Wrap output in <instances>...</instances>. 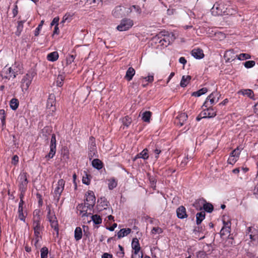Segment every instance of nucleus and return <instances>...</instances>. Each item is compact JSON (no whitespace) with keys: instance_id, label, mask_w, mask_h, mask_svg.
<instances>
[{"instance_id":"35","label":"nucleus","mask_w":258,"mask_h":258,"mask_svg":"<svg viewBox=\"0 0 258 258\" xmlns=\"http://www.w3.org/2000/svg\"><path fill=\"white\" fill-rule=\"evenodd\" d=\"M205 218V212H201L198 213L196 215V222L198 225L201 223L202 221Z\"/></svg>"},{"instance_id":"13","label":"nucleus","mask_w":258,"mask_h":258,"mask_svg":"<svg viewBox=\"0 0 258 258\" xmlns=\"http://www.w3.org/2000/svg\"><path fill=\"white\" fill-rule=\"evenodd\" d=\"M231 222L230 221H225L223 220V226L220 231V235L221 236H226L228 235L231 230Z\"/></svg>"},{"instance_id":"57","label":"nucleus","mask_w":258,"mask_h":258,"mask_svg":"<svg viewBox=\"0 0 258 258\" xmlns=\"http://www.w3.org/2000/svg\"><path fill=\"white\" fill-rule=\"evenodd\" d=\"M237 159H235V157L230 156L228 159V163L230 164L233 165L237 161Z\"/></svg>"},{"instance_id":"12","label":"nucleus","mask_w":258,"mask_h":258,"mask_svg":"<svg viewBox=\"0 0 258 258\" xmlns=\"http://www.w3.org/2000/svg\"><path fill=\"white\" fill-rule=\"evenodd\" d=\"M55 103V96L53 94H50L47 102V109L49 112H53L55 110V107L54 106Z\"/></svg>"},{"instance_id":"44","label":"nucleus","mask_w":258,"mask_h":258,"mask_svg":"<svg viewBox=\"0 0 258 258\" xmlns=\"http://www.w3.org/2000/svg\"><path fill=\"white\" fill-rule=\"evenodd\" d=\"M241 92L243 95L247 96L250 98H252L253 97V92L250 89H245L243 90H241Z\"/></svg>"},{"instance_id":"34","label":"nucleus","mask_w":258,"mask_h":258,"mask_svg":"<svg viewBox=\"0 0 258 258\" xmlns=\"http://www.w3.org/2000/svg\"><path fill=\"white\" fill-rule=\"evenodd\" d=\"M92 165L93 167L99 170L103 167L102 162L98 159H94L92 162Z\"/></svg>"},{"instance_id":"15","label":"nucleus","mask_w":258,"mask_h":258,"mask_svg":"<svg viewBox=\"0 0 258 258\" xmlns=\"http://www.w3.org/2000/svg\"><path fill=\"white\" fill-rule=\"evenodd\" d=\"M224 57L226 62H231L237 58V55L235 54L233 50H228L225 51Z\"/></svg>"},{"instance_id":"32","label":"nucleus","mask_w":258,"mask_h":258,"mask_svg":"<svg viewBox=\"0 0 258 258\" xmlns=\"http://www.w3.org/2000/svg\"><path fill=\"white\" fill-rule=\"evenodd\" d=\"M75 239L76 241L80 240L82 237V230L81 227H77L75 230Z\"/></svg>"},{"instance_id":"64","label":"nucleus","mask_w":258,"mask_h":258,"mask_svg":"<svg viewBox=\"0 0 258 258\" xmlns=\"http://www.w3.org/2000/svg\"><path fill=\"white\" fill-rule=\"evenodd\" d=\"M102 258H112V255L108 253H105L102 255Z\"/></svg>"},{"instance_id":"27","label":"nucleus","mask_w":258,"mask_h":258,"mask_svg":"<svg viewBox=\"0 0 258 258\" xmlns=\"http://www.w3.org/2000/svg\"><path fill=\"white\" fill-rule=\"evenodd\" d=\"M191 77L190 76H183L180 83V86L182 87H186L189 83Z\"/></svg>"},{"instance_id":"9","label":"nucleus","mask_w":258,"mask_h":258,"mask_svg":"<svg viewBox=\"0 0 258 258\" xmlns=\"http://www.w3.org/2000/svg\"><path fill=\"white\" fill-rule=\"evenodd\" d=\"M1 76L3 78H6L10 80L11 78H15L17 74L13 72V70L11 67L6 65L2 70Z\"/></svg>"},{"instance_id":"37","label":"nucleus","mask_w":258,"mask_h":258,"mask_svg":"<svg viewBox=\"0 0 258 258\" xmlns=\"http://www.w3.org/2000/svg\"><path fill=\"white\" fill-rule=\"evenodd\" d=\"M121 122L123 125L128 127L132 122L131 117L128 116H126L121 119Z\"/></svg>"},{"instance_id":"42","label":"nucleus","mask_w":258,"mask_h":258,"mask_svg":"<svg viewBox=\"0 0 258 258\" xmlns=\"http://www.w3.org/2000/svg\"><path fill=\"white\" fill-rule=\"evenodd\" d=\"M65 79V76L63 74L59 75L56 80V85L58 87H61L63 85V82Z\"/></svg>"},{"instance_id":"4","label":"nucleus","mask_w":258,"mask_h":258,"mask_svg":"<svg viewBox=\"0 0 258 258\" xmlns=\"http://www.w3.org/2000/svg\"><path fill=\"white\" fill-rule=\"evenodd\" d=\"M47 219L50 224L52 228L55 231L56 236L58 235V224L57 218L54 211H52L49 207L47 208Z\"/></svg>"},{"instance_id":"33","label":"nucleus","mask_w":258,"mask_h":258,"mask_svg":"<svg viewBox=\"0 0 258 258\" xmlns=\"http://www.w3.org/2000/svg\"><path fill=\"white\" fill-rule=\"evenodd\" d=\"M152 115V112L149 111H146L143 113L142 119L144 122H149Z\"/></svg>"},{"instance_id":"39","label":"nucleus","mask_w":258,"mask_h":258,"mask_svg":"<svg viewBox=\"0 0 258 258\" xmlns=\"http://www.w3.org/2000/svg\"><path fill=\"white\" fill-rule=\"evenodd\" d=\"M10 107L11 108L14 110H15L17 109L19 106V101L16 98H13L10 101Z\"/></svg>"},{"instance_id":"48","label":"nucleus","mask_w":258,"mask_h":258,"mask_svg":"<svg viewBox=\"0 0 258 258\" xmlns=\"http://www.w3.org/2000/svg\"><path fill=\"white\" fill-rule=\"evenodd\" d=\"M41 258H47L48 249L46 247H43L41 250Z\"/></svg>"},{"instance_id":"41","label":"nucleus","mask_w":258,"mask_h":258,"mask_svg":"<svg viewBox=\"0 0 258 258\" xmlns=\"http://www.w3.org/2000/svg\"><path fill=\"white\" fill-rule=\"evenodd\" d=\"M96 144L95 143V139L93 137H91L90 138V142H89V149L90 151L93 152V154H95Z\"/></svg>"},{"instance_id":"3","label":"nucleus","mask_w":258,"mask_h":258,"mask_svg":"<svg viewBox=\"0 0 258 258\" xmlns=\"http://www.w3.org/2000/svg\"><path fill=\"white\" fill-rule=\"evenodd\" d=\"M28 174L25 172H22L19 174L17 179V183L19 190L21 193V198L24 197V194L27 188L28 181L27 179Z\"/></svg>"},{"instance_id":"10","label":"nucleus","mask_w":258,"mask_h":258,"mask_svg":"<svg viewBox=\"0 0 258 258\" xmlns=\"http://www.w3.org/2000/svg\"><path fill=\"white\" fill-rule=\"evenodd\" d=\"M133 21L130 19H124L121 21L119 25L117 27V29L120 31H126L131 28L133 25Z\"/></svg>"},{"instance_id":"21","label":"nucleus","mask_w":258,"mask_h":258,"mask_svg":"<svg viewBox=\"0 0 258 258\" xmlns=\"http://www.w3.org/2000/svg\"><path fill=\"white\" fill-rule=\"evenodd\" d=\"M135 73L136 72L135 69L132 67H130L126 72L124 78L128 81H131L135 75Z\"/></svg>"},{"instance_id":"62","label":"nucleus","mask_w":258,"mask_h":258,"mask_svg":"<svg viewBox=\"0 0 258 258\" xmlns=\"http://www.w3.org/2000/svg\"><path fill=\"white\" fill-rule=\"evenodd\" d=\"M18 13V8L17 5H14V7L13 10V17H15L17 16Z\"/></svg>"},{"instance_id":"60","label":"nucleus","mask_w":258,"mask_h":258,"mask_svg":"<svg viewBox=\"0 0 258 258\" xmlns=\"http://www.w3.org/2000/svg\"><path fill=\"white\" fill-rule=\"evenodd\" d=\"M50 145L56 146V137L54 134H52L51 136Z\"/></svg>"},{"instance_id":"40","label":"nucleus","mask_w":258,"mask_h":258,"mask_svg":"<svg viewBox=\"0 0 258 258\" xmlns=\"http://www.w3.org/2000/svg\"><path fill=\"white\" fill-rule=\"evenodd\" d=\"M91 176L87 174V172H84V174L82 178V182L83 183L89 185L90 183Z\"/></svg>"},{"instance_id":"26","label":"nucleus","mask_w":258,"mask_h":258,"mask_svg":"<svg viewBox=\"0 0 258 258\" xmlns=\"http://www.w3.org/2000/svg\"><path fill=\"white\" fill-rule=\"evenodd\" d=\"M77 208L80 215L82 217L87 216V209L88 208H87L86 206H85V205H79Z\"/></svg>"},{"instance_id":"38","label":"nucleus","mask_w":258,"mask_h":258,"mask_svg":"<svg viewBox=\"0 0 258 258\" xmlns=\"http://www.w3.org/2000/svg\"><path fill=\"white\" fill-rule=\"evenodd\" d=\"M208 91V89L206 88H203L200 89L198 91L194 92L192 93V96L196 97H200L201 95L205 94Z\"/></svg>"},{"instance_id":"53","label":"nucleus","mask_w":258,"mask_h":258,"mask_svg":"<svg viewBox=\"0 0 258 258\" xmlns=\"http://www.w3.org/2000/svg\"><path fill=\"white\" fill-rule=\"evenodd\" d=\"M44 21H41L40 23L38 25V27L36 28L34 35L35 36H37L39 34L40 31L42 29V26L43 25Z\"/></svg>"},{"instance_id":"49","label":"nucleus","mask_w":258,"mask_h":258,"mask_svg":"<svg viewBox=\"0 0 258 258\" xmlns=\"http://www.w3.org/2000/svg\"><path fill=\"white\" fill-rule=\"evenodd\" d=\"M24 21H21L18 22V24L17 26V30L16 32V34L18 36H19L21 33V31L23 30V23Z\"/></svg>"},{"instance_id":"45","label":"nucleus","mask_w":258,"mask_h":258,"mask_svg":"<svg viewBox=\"0 0 258 258\" xmlns=\"http://www.w3.org/2000/svg\"><path fill=\"white\" fill-rule=\"evenodd\" d=\"M251 58V56L248 53H240L237 55V58L240 60H244Z\"/></svg>"},{"instance_id":"36","label":"nucleus","mask_w":258,"mask_h":258,"mask_svg":"<svg viewBox=\"0 0 258 258\" xmlns=\"http://www.w3.org/2000/svg\"><path fill=\"white\" fill-rule=\"evenodd\" d=\"M18 218L22 221L24 222H26V217L27 216V213H25L23 212V209L18 208Z\"/></svg>"},{"instance_id":"19","label":"nucleus","mask_w":258,"mask_h":258,"mask_svg":"<svg viewBox=\"0 0 258 258\" xmlns=\"http://www.w3.org/2000/svg\"><path fill=\"white\" fill-rule=\"evenodd\" d=\"M177 216L179 219H184L187 217L185 208L181 206L176 210Z\"/></svg>"},{"instance_id":"63","label":"nucleus","mask_w":258,"mask_h":258,"mask_svg":"<svg viewBox=\"0 0 258 258\" xmlns=\"http://www.w3.org/2000/svg\"><path fill=\"white\" fill-rule=\"evenodd\" d=\"M50 154H55L56 152V146L50 145Z\"/></svg>"},{"instance_id":"28","label":"nucleus","mask_w":258,"mask_h":258,"mask_svg":"<svg viewBox=\"0 0 258 258\" xmlns=\"http://www.w3.org/2000/svg\"><path fill=\"white\" fill-rule=\"evenodd\" d=\"M142 10L139 6L133 5L131 6L128 9L127 13H131L133 12H136L138 14L141 13Z\"/></svg>"},{"instance_id":"43","label":"nucleus","mask_w":258,"mask_h":258,"mask_svg":"<svg viewBox=\"0 0 258 258\" xmlns=\"http://www.w3.org/2000/svg\"><path fill=\"white\" fill-rule=\"evenodd\" d=\"M91 219L95 224H100L102 223V218L98 215H94L91 216Z\"/></svg>"},{"instance_id":"11","label":"nucleus","mask_w":258,"mask_h":258,"mask_svg":"<svg viewBox=\"0 0 258 258\" xmlns=\"http://www.w3.org/2000/svg\"><path fill=\"white\" fill-rule=\"evenodd\" d=\"M246 233L248 234L251 241L258 242V230L254 228H248Z\"/></svg>"},{"instance_id":"24","label":"nucleus","mask_w":258,"mask_h":258,"mask_svg":"<svg viewBox=\"0 0 258 258\" xmlns=\"http://www.w3.org/2000/svg\"><path fill=\"white\" fill-rule=\"evenodd\" d=\"M174 39L175 37L174 35L172 33H171L169 34L167 36L164 35V37L160 40V42H161L162 41H164L166 43L165 45L166 46L167 45H169Z\"/></svg>"},{"instance_id":"17","label":"nucleus","mask_w":258,"mask_h":258,"mask_svg":"<svg viewBox=\"0 0 258 258\" xmlns=\"http://www.w3.org/2000/svg\"><path fill=\"white\" fill-rule=\"evenodd\" d=\"M187 119V115L185 113H181L177 117L175 122L177 124L182 126Z\"/></svg>"},{"instance_id":"22","label":"nucleus","mask_w":258,"mask_h":258,"mask_svg":"<svg viewBox=\"0 0 258 258\" xmlns=\"http://www.w3.org/2000/svg\"><path fill=\"white\" fill-rule=\"evenodd\" d=\"M11 67L13 70V72H15L17 75L22 73V66L20 62L15 61Z\"/></svg>"},{"instance_id":"18","label":"nucleus","mask_w":258,"mask_h":258,"mask_svg":"<svg viewBox=\"0 0 258 258\" xmlns=\"http://www.w3.org/2000/svg\"><path fill=\"white\" fill-rule=\"evenodd\" d=\"M191 54L196 59H201L204 57V54L202 49L200 48H195L191 52Z\"/></svg>"},{"instance_id":"52","label":"nucleus","mask_w":258,"mask_h":258,"mask_svg":"<svg viewBox=\"0 0 258 258\" xmlns=\"http://www.w3.org/2000/svg\"><path fill=\"white\" fill-rule=\"evenodd\" d=\"M240 151L239 149L237 148L231 152L230 156L235 157V159H238L240 155Z\"/></svg>"},{"instance_id":"54","label":"nucleus","mask_w":258,"mask_h":258,"mask_svg":"<svg viewBox=\"0 0 258 258\" xmlns=\"http://www.w3.org/2000/svg\"><path fill=\"white\" fill-rule=\"evenodd\" d=\"M162 232V230L160 227H153L151 231V233L153 234H160Z\"/></svg>"},{"instance_id":"5","label":"nucleus","mask_w":258,"mask_h":258,"mask_svg":"<svg viewBox=\"0 0 258 258\" xmlns=\"http://www.w3.org/2000/svg\"><path fill=\"white\" fill-rule=\"evenodd\" d=\"M65 183L66 182L63 179H60L58 180L56 184V187L54 190V197L57 202H58L59 200L61 194L64 189Z\"/></svg>"},{"instance_id":"2","label":"nucleus","mask_w":258,"mask_h":258,"mask_svg":"<svg viewBox=\"0 0 258 258\" xmlns=\"http://www.w3.org/2000/svg\"><path fill=\"white\" fill-rule=\"evenodd\" d=\"M40 211L39 209H36L33 212L32 221V228L34 230V236L41 235L43 226L41 225V218L40 215Z\"/></svg>"},{"instance_id":"29","label":"nucleus","mask_w":258,"mask_h":258,"mask_svg":"<svg viewBox=\"0 0 258 258\" xmlns=\"http://www.w3.org/2000/svg\"><path fill=\"white\" fill-rule=\"evenodd\" d=\"M149 158L148 150L147 149H144L140 154H138L135 157L137 158H142L144 160H147Z\"/></svg>"},{"instance_id":"61","label":"nucleus","mask_w":258,"mask_h":258,"mask_svg":"<svg viewBox=\"0 0 258 258\" xmlns=\"http://www.w3.org/2000/svg\"><path fill=\"white\" fill-rule=\"evenodd\" d=\"M19 161V157L17 155H15L12 158V163L14 165H16Z\"/></svg>"},{"instance_id":"56","label":"nucleus","mask_w":258,"mask_h":258,"mask_svg":"<svg viewBox=\"0 0 258 258\" xmlns=\"http://www.w3.org/2000/svg\"><path fill=\"white\" fill-rule=\"evenodd\" d=\"M75 59V56L73 55H70L67 57L66 61L67 64H71Z\"/></svg>"},{"instance_id":"59","label":"nucleus","mask_w":258,"mask_h":258,"mask_svg":"<svg viewBox=\"0 0 258 258\" xmlns=\"http://www.w3.org/2000/svg\"><path fill=\"white\" fill-rule=\"evenodd\" d=\"M119 247L120 248V251L117 252V256L120 257H122L124 256L123 248L120 245H119Z\"/></svg>"},{"instance_id":"58","label":"nucleus","mask_w":258,"mask_h":258,"mask_svg":"<svg viewBox=\"0 0 258 258\" xmlns=\"http://www.w3.org/2000/svg\"><path fill=\"white\" fill-rule=\"evenodd\" d=\"M59 20V19L57 17L53 18V20L51 22V26H53L54 25H55V26H58Z\"/></svg>"},{"instance_id":"25","label":"nucleus","mask_w":258,"mask_h":258,"mask_svg":"<svg viewBox=\"0 0 258 258\" xmlns=\"http://www.w3.org/2000/svg\"><path fill=\"white\" fill-rule=\"evenodd\" d=\"M140 80L141 81V82L142 83V86L143 87H146L147 84H145V82H149L151 83L154 81V76L153 75H149L147 77H142Z\"/></svg>"},{"instance_id":"20","label":"nucleus","mask_w":258,"mask_h":258,"mask_svg":"<svg viewBox=\"0 0 258 258\" xmlns=\"http://www.w3.org/2000/svg\"><path fill=\"white\" fill-rule=\"evenodd\" d=\"M108 206V202L105 198H101L98 200L97 207L99 211H102L103 209H106Z\"/></svg>"},{"instance_id":"14","label":"nucleus","mask_w":258,"mask_h":258,"mask_svg":"<svg viewBox=\"0 0 258 258\" xmlns=\"http://www.w3.org/2000/svg\"><path fill=\"white\" fill-rule=\"evenodd\" d=\"M32 78L28 74H27L22 80L21 87L22 90H27L31 83Z\"/></svg>"},{"instance_id":"23","label":"nucleus","mask_w":258,"mask_h":258,"mask_svg":"<svg viewBox=\"0 0 258 258\" xmlns=\"http://www.w3.org/2000/svg\"><path fill=\"white\" fill-rule=\"evenodd\" d=\"M132 230L130 228H123L120 229L117 233L118 238L120 239L125 236H127L131 232Z\"/></svg>"},{"instance_id":"1","label":"nucleus","mask_w":258,"mask_h":258,"mask_svg":"<svg viewBox=\"0 0 258 258\" xmlns=\"http://www.w3.org/2000/svg\"><path fill=\"white\" fill-rule=\"evenodd\" d=\"M233 10L230 8V2L228 0H219L211 9L213 16L228 15L232 14Z\"/></svg>"},{"instance_id":"31","label":"nucleus","mask_w":258,"mask_h":258,"mask_svg":"<svg viewBox=\"0 0 258 258\" xmlns=\"http://www.w3.org/2000/svg\"><path fill=\"white\" fill-rule=\"evenodd\" d=\"M117 181L114 178H111L108 180V187L110 190H112L116 187Z\"/></svg>"},{"instance_id":"46","label":"nucleus","mask_w":258,"mask_h":258,"mask_svg":"<svg viewBox=\"0 0 258 258\" xmlns=\"http://www.w3.org/2000/svg\"><path fill=\"white\" fill-rule=\"evenodd\" d=\"M203 208L206 212L211 213L213 210V206L210 203H206L204 204Z\"/></svg>"},{"instance_id":"50","label":"nucleus","mask_w":258,"mask_h":258,"mask_svg":"<svg viewBox=\"0 0 258 258\" xmlns=\"http://www.w3.org/2000/svg\"><path fill=\"white\" fill-rule=\"evenodd\" d=\"M121 8L120 7L115 8V9L112 12L113 15L116 18L120 17V16H121Z\"/></svg>"},{"instance_id":"7","label":"nucleus","mask_w":258,"mask_h":258,"mask_svg":"<svg viewBox=\"0 0 258 258\" xmlns=\"http://www.w3.org/2000/svg\"><path fill=\"white\" fill-rule=\"evenodd\" d=\"M218 100V94L217 92H213L207 98L203 106L204 107H212V105L217 102Z\"/></svg>"},{"instance_id":"16","label":"nucleus","mask_w":258,"mask_h":258,"mask_svg":"<svg viewBox=\"0 0 258 258\" xmlns=\"http://www.w3.org/2000/svg\"><path fill=\"white\" fill-rule=\"evenodd\" d=\"M132 247L134 250L133 255H134V256H137V254L139 252L141 249L139 240L137 238H134L133 239L132 242Z\"/></svg>"},{"instance_id":"6","label":"nucleus","mask_w":258,"mask_h":258,"mask_svg":"<svg viewBox=\"0 0 258 258\" xmlns=\"http://www.w3.org/2000/svg\"><path fill=\"white\" fill-rule=\"evenodd\" d=\"M86 200L84 202L85 206L87 208L92 209L95 204L96 198L92 191L89 190L86 194Z\"/></svg>"},{"instance_id":"30","label":"nucleus","mask_w":258,"mask_h":258,"mask_svg":"<svg viewBox=\"0 0 258 258\" xmlns=\"http://www.w3.org/2000/svg\"><path fill=\"white\" fill-rule=\"evenodd\" d=\"M58 58V53L56 51H53L49 53L47 56V58L49 61H54Z\"/></svg>"},{"instance_id":"51","label":"nucleus","mask_w":258,"mask_h":258,"mask_svg":"<svg viewBox=\"0 0 258 258\" xmlns=\"http://www.w3.org/2000/svg\"><path fill=\"white\" fill-rule=\"evenodd\" d=\"M255 62L253 60H248L244 63V67L247 69L251 68L254 66Z\"/></svg>"},{"instance_id":"55","label":"nucleus","mask_w":258,"mask_h":258,"mask_svg":"<svg viewBox=\"0 0 258 258\" xmlns=\"http://www.w3.org/2000/svg\"><path fill=\"white\" fill-rule=\"evenodd\" d=\"M0 117L1 120L3 124L5 123L6 116L5 115V110L4 109H0Z\"/></svg>"},{"instance_id":"47","label":"nucleus","mask_w":258,"mask_h":258,"mask_svg":"<svg viewBox=\"0 0 258 258\" xmlns=\"http://www.w3.org/2000/svg\"><path fill=\"white\" fill-rule=\"evenodd\" d=\"M41 235H38L37 236H34V238L33 240V242H34V244L36 248H38L40 246V244L39 242L40 239H41Z\"/></svg>"},{"instance_id":"8","label":"nucleus","mask_w":258,"mask_h":258,"mask_svg":"<svg viewBox=\"0 0 258 258\" xmlns=\"http://www.w3.org/2000/svg\"><path fill=\"white\" fill-rule=\"evenodd\" d=\"M203 110L200 113L201 118H212L216 115V110L212 107H204L202 106Z\"/></svg>"}]
</instances>
